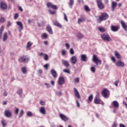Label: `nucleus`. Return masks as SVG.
<instances>
[{
	"instance_id": "obj_3",
	"label": "nucleus",
	"mask_w": 127,
	"mask_h": 127,
	"mask_svg": "<svg viewBox=\"0 0 127 127\" xmlns=\"http://www.w3.org/2000/svg\"><path fill=\"white\" fill-rule=\"evenodd\" d=\"M101 38L103 40H105V41H107V42H109L110 41H112V39H111V37L108 34H103L101 35Z\"/></svg>"
},
{
	"instance_id": "obj_16",
	"label": "nucleus",
	"mask_w": 127,
	"mask_h": 127,
	"mask_svg": "<svg viewBox=\"0 0 127 127\" xmlns=\"http://www.w3.org/2000/svg\"><path fill=\"white\" fill-rule=\"evenodd\" d=\"M62 64L65 66L66 68H68L69 66H70V64H69V62L68 61H65L64 60H62Z\"/></svg>"
},
{
	"instance_id": "obj_42",
	"label": "nucleus",
	"mask_w": 127,
	"mask_h": 127,
	"mask_svg": "<svg viewBox=\"0 0 127 127\" xmlns=\"http://www.w3.org/2000/svg\"><path fill=\"white\" fill-rule=\"evenodd\" d=\"M49 12L50 14H55V13H56V11H51V10H49Z\"/></svg>"
},
{
	"instance_id": "obj_6",
	"label": "nucleus",
	"mask_w": 127,
	"mask_h": 127,
	"mask_svg": "<svg viewBox=\"0 0 127 127\" xmlns=\"http://www.w3.org/2000/svg\"><path fill=\"white\" fill-rule=\"evenodd\" d=\"M96 2L97 3L98 8L100 9H104V8H105V6L104 5V4H103V3L102 2V0H96Z\"/></svg>"
},
{
	"instance_id": "obj_43",
	"label": "nucleus",
	"mask_w": 127,
	"mask_h": 127,
	"mask_svg": "<svg viewBox=\"0 0 127 127\" xmlns=\"http://www.w3.org/2000/svg\"><path fill=\"white\" fill-rule=\"evenodd\" d=\"M17 93L18 95H20L21 94H22V89H19L17 90Z\"/></svg>"
},
{
	"instance_id": "obj_5",
	"label": "nucleus",
	"mask_w": 127,
	"mask_h": 127,
	"mask_svg": "<svg viewBox=\"0 0 127 127\" xmlns=\"http://www.w3.org/2000/svg\"><path fill=\"white\" fill-rule=\"evenodd\" d=\"M102 95L105 99H108L110 96V91L107 89H104L102 91Z\"/></svg>"
},
{
	"instance_id": "obj_22",
	"label": "nucleus",
	"mask_w": 127,
	"mask_h": 127,
	"mask_svg": "<svg viewBox=\"0 0 127 127\" xmlns=\"http://www.w3.org/2000/svg\"><path fill=\"white\" fill-rule=\"evenodd\" d=\"M117 5H118V3H117V2L113 1L112 2L111 6H112V11H114V10H115V8L117 7Z\"/></svg>"
},
{
	"instance_id": "obj_26",
	"label": "nucleus",
	"mask_w": 127,
	"mask_h": 127,
	"mask_svg": "<svg viewBox=\"0 0 127 127\" xmlns=\"http://www.w3.org/2000/svg\"><path fill=\"white\" fill-rule=\"evenodd\" d=\"M0 7L1 8H2V9H6L7 6H6L5 3L2 2L0 4Z\"/></svg>"
},
{
	"instance_id": "obj_4",
	"label": "nucleus",
	"mask_w": 127,
	"mask_h": 127,
	"mask_svg": "<svg viewBox=\"0 0 127 127\" xmlns=\"http://www.w3.org/2000/svg\"><path fill=\"white\" fill-rule=\"evenodd\" d=\"M19 62H22L23 63H28L29 61V58L28 57L23 56L19 59Z\"/></svg>"
},
{
	"instance_id": "obj_24",
	"label": "nucleus",
	"mask_w": 127,
	"mask_h": 127,
	"mask_svg": "<svg viewBox=\"0 0 127 127\" xmlns=\"http://www.w3.org/2000/svg\"><path fill=\"white\" fill-rule=\"evenodd\" d=\"M60 117L61 119L64 121V122H66V121H68V118L64 115L63 114H60Z\"/></svg>"
},
{
	"instance_id": "obj_34",
	"label": "nucleus",
	"mask_w": 127,
	"mask_h": 127,
	"mask_svg": "<svg viewBox=\"0 0 127 127\" xmlns=\"http://www.w3.org/2000/svg\"><path fill=\"white\" fill-rule=\"evenodd\" d=\"M94 102L95 104H100V99L98 97H95Z\"/></svg>"
},
{
	"instance_id": "obj_46",
	"label": "nucleus",
	"mask_w": 127,
	"mask_h": 127,
	"mask_svg": "<svg viewBox=\"0 0 127 127\" xmlns=\"http://www.w3.org/2000/svg\"><path fill=\"white\" fill-rule=\"evenodd\" d=\"M99 30L101 32H105V28H104L99 27Z\"/></svg>"
},
{
	"instance_id": "obj_23",
	"label": "nucleus",
	"mask_w": 127,
	"mask_h": 127,
	"mask_svg": "<svg viewBox=\"0 0 127 127\" xmlns=\"http://www.w3.org/2000/svg\"><path fill=\"white\" fill-rule=\"evenodd\" d=\"M121 25L125 30H127V24L123 20L121 21Z\"/></svg>"
},
{
	"instance_id": "obj_62",
	"label": "nucleus",
	"mask_w": 127,
	"mask_h": 127,
	"mask_svg": "<svg viewBox=\"0 0 127 127\" xmlns=\"http://www.w3.org/2000/svg\"><path fill=\"white\" fill-rule=\"evenodd\" d=\"M10 25H11V23H10V22L8 21L7 24V26L8 27L9 26H10Z\"/></svg>"
},
{
	"instance_id": "obj_10",
	"label": "nucleus",
	"mask_w": 127,
	"mask_h": 127,
	"mask_svg": "<svg viewBox=\"0 0 127 127\" xmlns=\"http://www.w3.org/2000/svg\"><path fill=\"white\" fill-rule=\"evenodd\" d=\"M47 7H51L53 8V9H58V7H57V6L56 5H53L51 2H48L47 3Z\"/></svg>"
},
{
	"instance_id": "obj_11",
	"label": "nucleus",
	"mask_w": 127,
	"mask_h": 127,
	"mask_svg": "<svg viewBox=\"0 0 127 127\" xmlns=\"http://www.w3.org/2000/svg\"><path fill=\"white\" fill-rule=\"evenodd\" d=\"M70 62L72 64H76L77 63V57L75 56H73L70 58Z\"/></svg>"
},
{
	"instance_id": "obj_64",
	"label": "nucleus",
	"mask_w": 127,
	"mask_h": 127,
	"mask_svg": "<svg viewBox=\"0 0 127 127\" xmlns=\"http://www.w3.org/2000/svg\"><path fill=\"white\" fill-rule=\"evenodd\" d=\"M82 20L81 19H79L78 20V23L80 24L81 23V22H82Z\"/></svg>"
},
{
	"instance_id": "obj_37",
	"label": "nucleus",
	"mask_w": 127,
	"mask_h": 127,
	"mask_svg": "<svg viewBox=\"0 0 127 127\" xmlns=\"http://www.w3.org/2000/svg\"><path fill=\"white\" fill-rule=\"evenodd\" d=\"M32 46V43L31 42H28L27 43V48H30Z\"/></svg>"
},
{
	"instance_id": "obj_48",
	"label": "nucleus",
	"mask_w": 127,
	"mask_h": 127,
	"mask_svg": "<svg viewBox=\"0 0 127 127\" xmlns=\"http://www.w3.org/2000/svg\"><path fill=\"white\" fill-rule=\"evenodd\" d=\"M40 105H41V106H45V102H44V101H43V100H41L40 101Z\"/></svg>"
},
{
	"instance_id": "obj_38",
	"label": "nucleus",
	"mask_w": 127,
	"mask_h": 127,
	"mask_svg": "<svg viewBox=\"0 0 127 127\" xmlns=\"http://www.w3.org/2000/svg\"><path fill=\"white\" fill-rule=\"evenodd\" d=\"M26 115L28 117H32L33 116V114H32V112L30 111H28L26 113Z\"/></svg>"
},
{
	"instance_id": "obj_35",
	"label": "nucleus",
	"mask_w": 127,
	"mask_h": 127,
	"mask_svg": "<svg viewBox=\"0 0 127 127\" xmlns=\"http://www.w3.org/2000/svg\"><path fill=\"white\" fill-rule=\"evenodd\" d=\"M19 113V109L18 108H15L14 114L16 115V116H17Z\"/></svg>"
},
{
	"instance_id": "obj_33",
	"label": "nucleus",
	"mask_w": 127,
	"mask_h": 127,
	"mask_svg": "<svg viewBox=\"0 0 127 127\" xmlns=\"http://www.w3.org/2000/svg\"><path fill=\"white\" fill-rule=\"evenodd\" d=\"M66 54H67V51H66L65 49H63L62 50V55L63 56H65Z\"/></svg>"
},
{
	"instance_id": "obj_59",
	"label": "nucleus",
	"mask_w": 127,
	"mask_h": 127,
	"mask_svg": "<svg viewBox=\"0 0 127 127\" xmlns=\"http://www.w3.org/2000/svg\"><path fill=\"white\" fill-rule=\"evenodd\" d=\"M49 66V64H46L44 65V67L47 70L48 69V66Z\"/></svg>"
},
{
	"instance_id": "obj_57",
	"label": "nucleus",
	"mask_w": 127,
	"mask_h": 127,
	"mask_svg": "<svg viewBox=\"0 0 127 127\" xmlns=\"http://www.w3.org/2000/svg\"><path fill=\"white\" fill-rule=\"evenodd\" d=\"M56 94L58 95V96H62V93L60 91H57Z\"/></svg>"
},
{
	"instance_id": "obj_58",
	"label": "nucleus",
	"mask_w": 127,
	"mask_h": 127,
	"mask_svg": "<svg viewBox=\"0 0 127 127\" xmlns=\"http://www.w3.org/2000/svg\"><path fill=\"white\" fill-rule=\"evenodd\" d=\"M76 105H77V107H78V108H80V103H79V101L78 100H76Z\"/></svg>"
},
{
	"instance_id": "obj_53",
	"label": "nucleus",
	"mask_w": 127,
	"mask_h": 127,
	"mask_svg": "<svg viewBox=\"0 0 127 127\" xmlns=\"http://www.w3.org/2000/svg\"><path fill=\"white\" fill-rule=\"evenodd\" d=\"M47 36H48V35H47V34H46V33H44L42 35V37L43 38H46V37H47Z\"/></svg>"
},
{
	"instance_id": "obj_8",
	"label": "nucleus",
	"mask_w": 127,
	"mask_h": 127,
	"mask_svg": "<svg viewBox=\"0 0 127 127\" xmlns=\"http://www.w3.org/2000/svg\"><path fill=\"white\" fill-rule=\"evenodd\" d=\"M59 85H63L65 83V78L64 77H60L58 81Z\"/></svg>"
},
{
	"instance_id": "obj_36",
	"label": "nucleus",
	"mask_w": 127,
	"mask_h": 127,
	"mask_svg": "<svg viewBox=\"0 0 127 127\" xmlns=\"http://www.w3.org/2000/svg\"><path fill=\"white\" fill-rule=\"evenodd\" d=\"M23 114H24V111H23V110L21 109L19 114V116H18L19 118H21V117L23 116Z\"/></svg>"
},
{
	"instance_id": "obj_40",
	"label": "nucleus",
	"mask_w": 127,
	"mask_h": 127,
	"mask_svg": "<svg viewBox=\"0 0 127 127\" xmlns=\"http://www.w3.org/2000/svg\"><path fill=\"white\" fill-rule=\"evenodd\" d=\"M63 72L67 73V74H70V70L68 69H64L63 70Z\"/></svg>"
},
{
	"instance_id": "obj_45",
	"label": "nucleus",
	"mask_w": 127,
	"mask_h": 127,
	"mask_svg": "<svg viewBox=\"0 0 127 127\" xmlns=\"http://www.w3.org/2000/svg\"><path fill=\"white\" fill-rule=\"evenodd\" d=\"M64 19L67 22L68 21V18L67 17V16L66 15V14L65 13H64Z\"/></svg>"
},
{
	"instance_id": "obj_41",
	"label": "nucleus",
	"mask_w": 127,
	"mask_h": 127,
	"mask_svg": "<svg viewBox=\"0 0 127 127\" xmlns=\"http://www.w3.org/2000/svg\"><path fill=\"white\" fill-rule=\"evenodd\" d=\"M44 59L45 61H48V55L47 54H44Z\"/></svg>"
},
{
	"instance_id": "obj_31",
	"label": "nucleus",
	"mask_w": 127,
	"mask_h": 127,
	"mask_svg": "<svg viewBox=\"0 0 127 127\" xmlns=\"http://www.w3.org/2000/svg\"><path fill=\"white\" fill-rule=\"evenodd\" d=\"M7 39V33H4L3 37V41L4 42Z\"/></svg>"
},
{
	"instance_id": "obj_15",
	"label": "nucleus",
	"mask_w": 127,
	"mask_h": 127,
	"mask_svg": "<svg viewBox=\"0 0 127 127\" xmlns=\"http://www.w3.org/2000/svg\"><path fill=\"white\" fill-rule=\"evenodd\" d=\"M39 112L40 114L42 115H46V110H45V108L43 107H41L39 108Z\"/></svg>"
},
{
	"instance_id": "obj_2",
	"label": "nucleus",
	"mask_w": 127,
	"mask_h": 127,
	"mask_svg": "<svg viewBox=\"0 0 127 127\" xmlns=\"http://www.w3.org/2000/svg\"><path fill=\"white\" fill-rule=\"evenodd\" d=\"M92 61L94 62L97 66L99 65V64L100 65L102 64V61L101 60H99V59H98V57H97V55H94L93 56Z\"/></svg>"
},
{
	"instance_id": "obj_18",
	"label": "nucleus",
	"mask_w": 127,
	"mask_h": 127,
	"mask_svg": "<svg viewBox=\"0 0 127 127\" xmlns=\"http://www.w3.org/2000/svg\"><path fill=\"white\" fill-rule=\"evenodd\" d=\"M73 90L76 98H77V99H80L81 98V96H80V94H79V92H78L77 89L76 88H74Z\"/></svg>"
},
{
	"instance_id": "obj_17",
	"label": "nucleus",
	"mask_w": 127,
	"mask_h": 127,
	"mask_svg": "<svg viewBox=\"0 0 127 127\" xmlns=\"http://www.w3.org/2000/svg\"><path fill=\"white\" fill-rule=\"evenodd\" d=\"M53 23H54V25H55L56 26H57L60 28H62V25H61V24H60V23H59L58 21H57V20L53 21Z\"/></svg>"
},
{
	"instance_id": "obj_7",
	"label": "nucleus",
	"mask_w": 127,
	"mask_h": 127,
	"mask_svg": "<svg viewBox=\"0 0 127 127\" xmlns=\"http://www.w3.org/2000/svg\"><path fill=\"white\" fill-rule=\"evenodd\" d=\"M4 115L6 118H10L12 116V114H11V111L6 110L4 112Z\"/></svg>"
},
{
	"instance_id": "obj_25",
	"label": "nucleus",
	"mask_w": 127,
	"mask_h": 127,
	"mask_svg": "<svg viewBox=\"0 0 127 127\" xmlns=\"http://www.w3.org/2000/svg\"><path fill=\"white\" fill-rule=\"evenodd\" d=\"M68 4L70 8H72L73 5H74V0H69Z\"/></svg>"
},
{
	"instance_id": "obj_20",
	"label": "nucleus",
	"mask_w": 127,
	"mask_h": 127,
	"mask_svg": "<svg viewBox=\"0 0 127 127\" xmlns=\"http://www.w3.org/2000/svg\"><path fill=\"white\" fill-rule=\"evenodd\" d=\"M51 73L52 75H53V77L54 78H57V72L56 71H55V69H52L51 70Z\"/></svg>"
},
{
	"instance_id": "obj_51",
	"label": "nucleus",
	"mask_w": 127,
	"mask_h": 127,
	"mask_svg": "<svg viewBox=\"0 0 127 127\" xmlns=\"http://www.w3.org/2000/svg\"><path fill=\"white\" fill-rule=\"evenodd\" d=\"M18 16H19L18 13H15L14 16V19H17V18H18Z\"/></svg>"
},
{
	"instance_id": "obj_27",
	"label": "nucleus",
	"mask_w": 127,
	"mask_h": 127,
	"mask_svg": "<svg viewBox=\"0 0 127 127\" xmlns=\"http://www.w3.org/2000/svg\"><path fill=\"white\" fill-rule=\"evenodd\" d=\"M1 124L2 126V127H6V126H7V121H6V120H2L1 121Z\"/></svg>"
},
{
	"instance_id": "obj_30",
	"label": "nucleus",
	"mask_w": 127,
	"mask_h": 127,
	"mask_svg": "<svg viewBox=\"0 0 127 127\" xmlns=\"http://www.w3.org/2000/svg\"><path fill=\"white\" fill-rule=\"evenodd\" d=\"M115 56L117 59H121L122 58V57H121V55L118 53V52H115Z\"/></svg>"
},
{
	"instance_id": "obj_49",
	"label": "nucleus",
	"mask_w": 127,
	"mask_h": 127,
	"mask_svg": "<svg viewBox=\"0 0 127 127\" xmlns=\"http://www.w3.org/2000/svg\"><path fill=\"white\" fill-rule=\"evenodd\" d=\"M91 70L93 73H95V72H96V68H95V67H91Z\"/></svg>"
},
{
	"instance_id": "obj_60",
	"label": "nucleus",
	"mask_w": 127,
	"mask_h": 127,
	"mask_svg": "<svg viewBox=\"0 0 127 127\" xmlns=\"http://www.w3.org/2000/svg\"><path fill=\"white\" fill-rule=\"evenodd\" d=\"M45 85L47 86V88H50V85L49 84L45 83Z\"/></svg>"
},
{
	"instance_id": "obj_61",
	"label": "nucleus",
	"mask_w": 127,
	"mask_h": 127,
	"mask_svg": "<svg viewBox=\"0 0 127 127\" xmlns=\"http://www.w3.org/2000/svg\"><path fill=\"white\" fill-rule=\"evenodd\" d=\"M112 61H113V62H116V58L112 57L111 58Z\"/></svg>"
},
{
	"instance_id": "obj_39",
	"label": "nucleus",
	"mask_w": 127,
	"mask_h": 127,
	"mask_svg": "<svg viewBox=\"0 0 127 127\" xmlns=\"http://www.w3.org/2000/svg\"><path fill=\"white\" fill-rule=\"evenodd\" d=\"M88 102H92V101H93V95H90V96L88 97Z\"/></svg>"
},
{
	"instance_id": "obj_50",
	"label": "nucleus",
	"mask_w": 127,
	"mask_h": 127,
	"mask_svg": "<svg viewBox=\"0 0 127 127\" xmlns=\"http://www.w3.org/2000/svg\"><path fill=\"white\" fill-rule=\"evenodd\" d=\"M119 82H120V80H116L115 83H114V85L118 87V84H119Z\"/></svg>"
},
{
	"instance_id": "obj_19",
	"label": "nucleus",
	"mask_w": 127,
	"mask_h": 127,
	"mask_svg": "<svg viewBox=\"0 0 127 127\" xmlns=\"http://www.w3.org/2000/svg\"><path fill=\"white\" fill-rule=\"evenodd\" d=\"M111 29L112 31L116 32V31H118V30H119L120 28H119V26H118L112 25L111 27Z\"/></svg>"
},
{
	"instance_id": "obj_52",
	"label": "nucleus",
	"mask_w": 127,
	"mask_h": 127,
	"mask_svg": "<svg viewBox=\"0 0 127 127\" xmlns=\"http://www.w3.org/2000/svg\"><path fill=\"white\" fill-rule=\"evenodd\" d=\"M3 55V51L1 50V48L0 47V56H2Z\"/></svg>"
},
{
	"instance_id": "obj_12",
	"label": "nucleus",
	"mask_w": 127,
	"mask_h": 127,
	"mask_svg": "<svg viewBox=\"0 0 127 127\" xmlns=\"http://www.w3.org/2000/svg\"><path fill=\"white\" fill-rule=\"evenodd\" d=\"M17 25H18V26H19V31H20V32H21V30H22L23 29V25H22V23H21V22L20 21H17L16 22Z\"/></svg>"
},
{
	"instance_id": "obj_32",
	"label": "nucleus",
	"mask_w": 127,
	"mask_h": 127,
	"mask_svg": "<svg viewBox=\"0 0 127 127\" xmlns=\"http://www.w3.org/2000/svg\"><path fill=\"white\" fill-rule=\"evenodd\" d=\"M3 29H4V27L2 26L0 29V39H1V35L2 34V31H3Z\"/></svg>"
},
{
	"instance_id": "obj_9",
	"label": "nucleus",
	"mask_w": 127,
	"mask_h": 127,
	"mask_svg": "<svg viewBox=\"0 0 127 127\" xmlns=\"http://www.w3.org/2000/svg\"><path fill=\"white\" fill-rule=\"evenodd\" d=\"M116 65L117 67H125V63L119 60L116 63Z\"/></svg>"
},
{
	"instance_id": "obj_63",
	"label": "nucleus",
	"mask_w": 127,
	"mask_h": 127,
	"mask_svg": "<svg viewBox=\"0 0 127 127\" xmlns=\"http://www.w3.org/2000/svg\"><path fill=\"white\" fill-rule=\"evenodd\" d=\"M120 127H126V126L123 124H120Z\"/></svg>"
},
{
	"instance_id": "obj_47",
	"label": "nucleus",
	"mask_w": 127,
	"mask_h": 127,
	"mask_svg": "<svg viewBox=\"0 0 127 127\" xmlns=\"http://www.w3.org/2000/svg\"><path fill=\"white\" fill-rule=\"evenodd\" d=\"M84 9L86 11H90V8H89V7L87 5L84 6Z\"/></svg>"
},
{
	"instance_id": "obj_14",
	"label": "nucleus",
	"mask_w": 127,
	"mask_h": 127,
	"mask_svg": "<svg viewBox=\"0 0 127 127\" xmlns=\"http://www.w3.org/2000/svg\"><path fill=\"white\" fill-rule=\"evenodd\" d=\"M112 105L114 108H115L116 109H118L119 107H120V104H119V102L117 101H114L112 102Z\"/></svg>"
},
{
	"instance_id": "obj_29",
	"label": "nucleus",
	"mask_w": 127,
	"mask_h": 127,
	"mask_svg": "<svg viewBox=\"0 0 127 127\" xmlns=\"http://www.w3.org/2000/svg\"><path fill=\"white\" fill-rule=\"evenodd\" d=\"M22 72L23 74H26L27 72V68L26 67H22Z\"/></svg>"
},
{
	"instance_id": "obj_1",
	"label": "nucleus",
	"mask_w": 127,
	"mask_h": 127,
	"mask_svg": "<svg viewBox=\"0 0 127 127\" xmlns=\"http://www.w3.org/2000/svg\"><path fill=\"white\" fill-rule=\"evenodd\" d=\"M108 18H109V15L106 13H103L101 14V16H98L97 21L99 23H101L102 22V20H106V19H108Z\"/></svg>"
},
{
	"instance_id": "obj_55",
	"label": "nucleus",
	"mask_w": 127,
	"mask_h": 127,
	"mask_svg": "<svg viewBox=\"0 0 127 127\" xmlns=\"http://www.w3.org/2000/svg\"><path fill=\"white\" fill-rule=\"evenodd\" d=\"M5 21V19H4V18H2L1 17L0 19V22H2L3 23Z\"/></svg>"
},
{
	"instance_id": "obj_21",
	"label": "nucleus",
	"mask_w": 127,
	"mask_h": 127,
	"mask_svg": "<svg viewBox=\"0 0 127 127\" xmlns=\"http://www.w3.org/2000/svg\"><path fill=\"white\" fill-rule=\"evenodd\" d=\"M46 29L48 31V32H49L50 34H53L52 28H51V26H50L49 25H48L47 26Z\"/></svg>"
},
{
	"instance_id": "obj_54",
	"label": "nucleus",
	"mask_w": 127,
	"mask_h": 127,
	"mask_svg": "<svg viewBox=\"0 0 127 127\" xmlns=\"http://www.w3.org/2000/svg\"><path fill=\"white\" fill-rule=\"evenodd\" d=\"M65 46L66 49H69V48H70V45L68 43H65Z\"/></svg>"
},
{
	"instance_id": "obj_13",
	"label": "nucleus",
	"mask_w": 127,
	"mask_h": 127,
	"mask_svg": "<svg viewBox=\"0 0 127 127\" xmlns=\"http://www.w3.org/2000/svg\"><path fill=\"white\" fill-rule=\"evenodd\" d=\"M81 61H83V62H87V61H88V58L87 57V55L85 54L81 55Z\"/></svg>"
},
{
	"instance_id": "obj_56",
	"label": "nucleus",
	"mask_w": 127,
	"mask_h": 127,
	"mask_svg": "<svg viewBox=\"0 0 127 127\" xmlns=\"http://www.w3.org/2000/svg\"><path fill=\"white\" fill-rule=\"evenodd\" d=\"M75 81L76 83H79L80 82V78L79 77H76L75 79Z\"/></svg>"
},
{
	"instance_id": "obj_28",
	"label": "nucleus",
	"mask_w": 127,
	"mask_h": 127,
	"mask_svg": "<svg viewBox=\"0 0 127 127\" xmlns=\"http://www.w3.org/2000/svg\"><path fill=\"white\" fill-rule=\"evenodd\" d=\"M76 37H77L78 39H82V38H84V35L81 33H78Z\"/></svg>"
},
{
	"instance_id": "obj_44",
	"label": "nucleus",
	"mask_w": 127,
	"mask_h": 127,
	"mask_svg": "<svg viewBox=\"0 0 127 127\" xmlns=\"http://www.w3.org/2000/svg\"><path fill=\"white\" fill-rule=\"evenodd\" d=\"M69 53L71 55H74L75 52H74V50L73 49H70L69 51Z\"/></svg>"
}]
</instances>
